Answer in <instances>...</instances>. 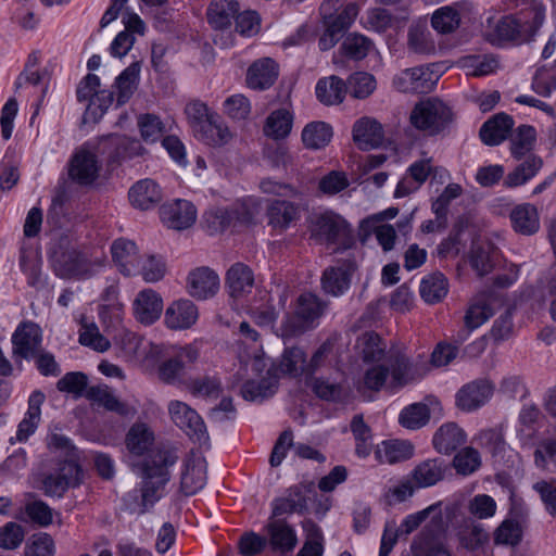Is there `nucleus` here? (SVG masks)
I'll list each match as a JSON object with an SVG mask.
<instances>
[{"label": "nucleus", "mask_w": 556, "mask_h": 556, "mask_svg": "<svg viewBox=\"0 0 556 556\" xmlns=\"http://www.w3.org/2000/svg\"><path fill=\"white\" fill-rule=\"evenodd\" d=\"M139 72V64L132 63L116 78V87L118 89L117 102L119 104H124L136 89Z\"/></svg>", "instance_id": "nucleus-57"}, {"label": "nucleus", "mask_w": 556, "mask_h": 556, "mask_svg": "<svg viewBox=\"0 0 556 556\" xmlns=\"http://www.w3.org/2000/svg\"><path fill=\"white\" fill-rule=\"evenodd\" d=\"M101 266L102 261L97 260L92 262L77 250L62 252L53 262L56 276L64 279H87L93 276L97 268Z\"/></svg>", "instance_id": "nucleus-7"}, {"label": "nucleus", "mask_w": 556, "mask_h": 556, "mask_svg": "<svg viewBox=\"0 0 556 556\" xmlns=\"http://www.w3.org/2000/svg\"><path fill=\"white\" fill-rule=\"evenodd\" d=\"M447 470L448 466L443 459H426L415 467L412 478L418 488H428L443 480Z\"/></svg>", "instance_id": "nucleus-28"}, {"label": "nucleus", "mask_w": 556, "mask_h": 556, "mask_svg": "<svg viewBox=\"0 0 556 556\" xmlns=\"http://www.w3.org/2000/svg\"><path fill=\"white\" fill-rule=\"evenodd\" d=\"M163 223L172 229L184 230L191 227L197 218L194 205L187 200H176L161 208Z\"/></svg>", "instance_id": "nucleus-19"}, {"label": "nucleus", "mask_w": 556, "mask_h": 556, "mask_svg": "<svg viewBox=\"0 0 556 556\" xmlns=\"http://www.w3.org/2000/svg\"><path fill=\"white\" fill-rule=\"evenodd\" d=\"M86 397L108 410L125 413V405L117 400L108 386H92L86 391Z\"/></svg>", "instance_id": "nucleus-50"}, {"label": "nucleus", "mask_w": 556, "mask_h": 556, "mask_svg": "<svg viewBox=\"0 0 556 556\" xmlns=\"http://www.w3.org/2000/svg\"><path fill=\"white\" fill-rule=\"evenodd\" d=\"M328 303L312 292H304L296 299L292 313H287L275 331L283 340L299 338L315 329L325 314Z\"/></svg>", "instance_id": "nucleus-2"}, {"label": "nucleus", "mask_w": 556, "mask_h": 556, "mask_svg": "<svg viewBox=\"0 0 556 556\" xmlns=\"http://www.w3.org/2000/svg\"><path fill=\"white\" fill-rule=\"evenodd\" d=\"M462 65L468 75L480 77L493 73L498 62L493 55H468L462 59Z\"/></svg>", "instance_id": "nucleus-56"}, {"label": "nucleus", "mask_w": 556, "mask_h": 556, "mask_svg": "<svg viewBox=\"0 0 556 556\" xmlns=\"http://www.w3.org/2000/svg\"><path fill=\"white\" fill-rule=\"evenodd\" d=\"M356 267L354 261L346 260L336 266L326 268L320 279L323 290L332 296L342 295L349 290Z\"/></svg>", "instance_id": "nucleus-15"}, {"label": "nucleus", "mask_w": 556, "mask_h": 556, "mask_svg": "<svg viewBox=\"0 0 556 556\" xmlns=\"http://www.w3.org/2000/svg\"><path fill=\"white\" fill-rule=\"evenodd\" d=\"M293 116L287 109H279L269 114L264 126V134L273 139L286 138L292 129Z\"/></svg>", "instance_id": "nucleus-40"}, {"label": "nucleus", "mask_w": 556, "mask_h": 556, "mask_svg": "<svg viewBox=\"0 0 556 556\" xmlns=\"http://www.w3.org/2000/svg\"><path fill=\"white\" fill-rule=\"evenodd\" d=\"M168 413L174 424L186 431L189 437L199 441L207 438L203 419L188 404L180 401H170Z\"/></svg>", "instance_id": "nucleus-13"}, {"label": "nucleus", "mask_w": 556, "mask_h": 556, "mask_svg": "<svg viewBox=\"0 0 556 556\" xmlns=\"http://www.w3.org/2000/svg\"><path fill=\"white\" fill-rule=\"evenodd\" d=\"M138 127L141 138L148 143L156 142L165 132L163 122L154 114L140 115L138 117Z\"/></svg>", "instance_id": "nucleus-60"}, {"label": "nucleus", "mask_w": 556, "mask_h": 556, "mask_svg": "<svg viewBox=\"0 0 556 556\" xmlns=\"http://www.w3.org/2000/svg\"><path fill=\"white\" fill-rule=\"evenodd\" d=\"M144 151L139 140L121 135L104 136L96 147V153L106 154L110 163L142 155Z\"/></svg>", "instance_id": "nucleus-8"}, {"label": "nucleus", "mask_w": 556, "mask_h": 556, "mask_svg": "<svg viewBox=\"0 0 556 556\" xmlns=\"http://www.w3.org/2000/svg\"><path fill=\"white\" fill-rule=\"evenodd\" d=\"M252 214L244 207L211 208L203 214V225L210 235L225 231L231 226L247 225L252 222Z\"/></svg>", "instance_id": "nucleus-12"}, {"label": "nucleus", "mask_w": 556, "mask_h": 556, "mask_svg": "<svg viewBox=\"0 0 556 556\" xmlns=\"http://www.w3.org/2000/svg\"><path fill=\"white\" fill-rule=\"evenodd\" d=\"M536 139V131L534 127L530 125H521L511 135L510 151L515 159L520 160L531 154L534 142Z\"/></svg>", "instance_id": "nucleus-44"}, {"label": "nucleus", "mask_w": 556, "mask_h": 556, "mask_svg": "<svg viewBox=\"0 0 556 556\" xmlns=\"http://www.w3.org/2000/svg\"><path fill=\"white\" fill-rule=\"evenodd\" d=\"M134 315L144 325L153 324L163 311L162 298L152 289L140 291L132 304Z\"/></svg>", "instance_id": "nucleus-23"}, {"label": "nucleus", "mask_w": 556, "mask_h": 556, "mask_svg": "<svg viewBox=\"0 0 556 556\" xmlns=\"http://www.w3.org/2000/svg\"><path fill=\"white\" fill-rule=\"evenodd\" d=\"M466 442V433L455 422L442 425L433 435L434 450L444 455H450Z\"/></svg>", "instance_id": "nucleus-30"}, {"label": "nucleus", "mask_w": 556, "mask_h": 556, "mask_svg": "<svg viewBox=\"0 0 556 556\" xmlns=\"http://www.w3.org/2000/svg\"><path fill=\"white\" fill-rule=\"evenodd\" d=\"M460 22L459 13L452 7L438 9L431 18L432 27L440 34L454 31Z\"/></svg>", "instance_id": "nucleus-59"}, {"label": "nucleus", "mask_w": 556, "mask_h": 556, "mask_svg": "<svg viewBox=\"0 0 556 556\" xmlns=\"http://www.w3.org/2000/svg\"><path fill=\"white\" fill-rule=\"evenodd\" d=\"M309 231L312 238L327 245L339 243L345 250L354 243L349 224L333 212H325L313 216Z\"/></svg>", "instance_id": "nucleus-5"}, {"label": "nucleus", "mask_w": 556, "mask_h": 556, "mask_svg": "<svg viewBox=\"0 0 556 556\" xmlns=\"http://www.w3.org/2000/svg\"><path fill=\"white\" fill-rule=\"evenodd\" d=\"M481 466L480 454L473 447L467 446L460 450L453 458V467L462 476H468Z\"/></svg>", "instance_id": "nucleus-58"}, {"label": "nucleus", "mask_w": 556, "mask_h": 556, "mask_svg": "<svg viewBox=\"0 0 556 556\" xmlns=\"http://www.w3.org/2000/svg\"><path fill=\"white\" fill-rule=\"evenodd\" d=\"M510 220L515 231L521 235H533L540 228L538 210L529 203L520 204L513 208Z\"/></svg>", "instance_id": "nucleus-32"}, {"label": "nucleus", "mask_w": 556, "mask_h": 556, "mask_svg": "<svg viewBox=\"0 0 556 556\" xmlns=\"http://www.w3.org/2000/svg\"><path fill=\"white\" fill-rule=\"evenodd\" d=\"M277 390L276 377L263 378L261 381H247L241 388V394L247 401H263Z\"/></svg>", "instance_id": "nucleus-51"}, {"label": "nucleus", "mask_w": 556, "mask_h": 556, "mask_svg": "<svg viewBox=\"0 0 556 556\" xmlns=\"http://www.w3.org/2000/svg\"><path fill=\"white\" fill-rule=\"evenodd\" d=\"M153 441L154 435L144 424H135L126 435V446L135 455L147 452Z\"/></svg>", "instance_id": "nucleus-48"}, {"label": "nucleus", "mask_w": 556, "mask_h": 556, "mask_svg": "<svg viewBox=\"0 0 556 556\" xmlns=\"http://www.w3.org/2000/svg\"><path fill=\"white\" fill-rule=\"evenodd\" d=\"M459 542L468 551H476L489 541L488 532L475 522L466 525L458 533Z\"/></svg>", "instance_id": "nucleus-61"}, {"label": "nucleus", "mask_w": 556, "mask_h": 556, "mask_svg": "<svg viewBox=\"0 0 556 556\" xmlns=\"http://www.w3.org/2000/svg\"><path fill=\"white\" fill-rule=\"evenodd\" d=\"M111 252L114 262L118 265L123 275H137L140 256L138 255L135 242L126 239L115 240L111 247Z\"/></svg>", "instance_id": "nucleus-25"}, {"label": "nucleus", "mask_w": 556, "mask_h": 556, "mask_svg": "<svg viewBox=\"0 0 556 556\" xmlns=\"http://www.w3.org/2000/svg\"><path fill=\"white\" fill-rule=\"evenodd\" d=\"M429 516H431L430 523L420 535V541L426 539H435L444 532L445 523L441 511V503H434L427 508L408 515L400 526L401 533L409 534L415 531Z\"/></svg>", "instance_id": "nucleus-9"}, {"label": "nucleus", "mask_w": 556, "mask_h": 556, "mask_svg": "<svg viewBox=\"0 0 556 556\" xmlns=\"http://www.w3.org/2000/svg\"><path fill=\"white\" fill-rule=\"evenodd\" d=\"M226 285L230 296L240 299L251 293L254 287V274L248 265L236 263L227 271Z\"/></svg>", "instance_id": "nucleus-29"}, {"label": "nucleus", "mask_w": 556, "mask_h": 556, "mask_svg": "<svg viewBox=\"0 0 556 556\" xmlns=\"http://www.w3.org/2000/svg\"><path fill=\"white\" fill-rule=\"evenodd\" d=\"M357 348L365 363H374L384 357L387 346L376 332L367 331L358 337Z\"/></svg>", "instance_id": "nucleus-43"}, {"label": "nucleus", "mask_w": 556, "mask_h": 556, "mask_svg": "<svg viewBox=\"0 0 556 556\" xmlns=\"http://www.w3.org/2000/svg\"><path fill=\"white\" fill-rule=\"evenodd\" d=\"M525 157V161L506 176L504 180L506 187L513 188L526 184L534 177L542 167V160L539 156L529 154Z\"/></svg>", "instance_id": "nucleus-41"}, {"label": "nucleus", "mask_w": 556, "mask_h": 556, "mask_svg": "<svg viewBox=\"0 0 556 556\" xmlns=\"http://www.w3.org/2000/svg\"><path fill=\"white\" fill-rule=\"evenodd\" d=\"M185 113L194 136L208 146H223L231 139L227 126L220 117L208 110L205 103L192 101L186 105Z\"/></svg>", "instance_id": "nucleus-4"}, {"label": "nucleus", "mask_w": 556, "mask_h": 556, "mask_svg": "<svg viewBox=\"0 0 556 556\" xmlns=\"http://www.w3.org/2000/svg\"><path fill=\"white\" fill-rule=\"evenodd\" d=\"M100 168L97 154L83 148L73 155L68 175L78 185L90 186L98 178Z\"/></svg>", "instance_id": "nucleus-16"}, {"label": "nucleus", "mask_w": 556, "mask_h": 556, "mask_svg": "<svg viewBox=\"0 0 556 556\" xmlns=\"http://www.w3.org/2000/svg\"><path fill=\"white\" fill-rule=\"evenodd\" d=\"M165 271V263L160 257L154 255L140 256L137 275H141L144 281L156 282L164 277Z\"/></svg>", "instance_id": "nucleus-62"}, {"label": "nucleus", "mask_w": 556, "mask_h": 556, "mask_svg": "<svg viewBox=\"0 0 556 556\" xmlns=\"http://www.w3.org/2000/svg\"><path fill=\"white\" fill-rule=\"evenodd\" d=\"M268 532L273 548L281 553L292 551L298 543L294 530L283 520L269 522Z\"/></svg>", "instance_id": "nucleus-37"}, {"label": "nucleus", "mask_w": 556, "mask_h": 556, "mask_svg": "<svg viewBox=\"0 0 556 556\" xmlns=\"http://www.w3.org/2000/svg\"><path fill=\"white\" fill-rule=\"evenodd\" d=\"M409 119L414 127L433 136L452 123L453 113L443 101L430 98L415 105Z\"/></svg>", "instance_id": "nucleus-6"}, {"label": "nucleus", "mask_w": 556, "mask_h": 556, "mask_svg": "<svg viewBox=\"0 0 556 556\" xmlns=\"http://www.w3.org/2000/svg\"><path fill=\"white\" fill-rule=\"evenodd\" d=\"M219 289V277L210 267L192 269L187 277V291L195 300H207Z\"/></svg>", "instance_id": "nucleus-18"}, {"label": "nucleus", "mask_w": 556, "mask_h": 556, "mask_svg": "<svg viewBox=\"0 0 556 556\" xmlns=\"http://www.w3.org/2000/svg\"><path fill=\"white\" fill-rule=\"evenodd\" d=\"M128 197L132 206L149 210L161 202L162 191L154 180L146 178L137 181L129 189Z\"/></svg>", "instance_id": "nucleus-26"}, {"label": "nucleus", "mask_w": 556, "mask_h": 556, "mask_svg": "<svg viewBox=\"0 0 556 556\" xmlns=\"http://www.w3.org/2000/svg\"><path fill=\"white\" fill-rule=\"evenodd\" d=\"M346 92L345 81L336 75L321 78L316 85V97L325 105L342 103Z\"/></svg>", "instance_id": "nucleus-31"}, {"label": "nucleus", "mask_w": 556, "mask_h": 556, "mask_svg": "<svg viewBox=\"0 0 556 556\" xmlns=\"http://www.w3.org/2000/svg\"><path fill=\"white\" fill-rule=\"evenodd\" d=\"M238 11L239 3L236 0H214L207 10L208 22L216 29H226Z\"/></svg>", "instance_id": "nucleus-35"}, {"label": "nucleus", "mask_w": 556, "mask_h": 556, "mask_svg": "<svg viewBox=\"0 0 556 556\" xmlns=\"http://www.w3.org/2000/svg\"><path fill=\"white\" fill-rule=\"evenodd\" d=\"M358 14V7L356 3H349L340 13L333 15L332 11L328 14H321L324 24L327 29H333V33L343 36L345 30L352 25L353 21Z\"/></svg>", "instance_id": "nucleus-47"}, {"label": "nucleus", "mask_w": 556, "mask_h": 556, "mask_svg": "<svg viewBox=\"0 0 556 556\" xmlns=\"http://www.w3.org/2000/svg\"><path fill=\"white\" fill-rule=\"evenodd\" d=\"M493 394V386L484 379L471 381L456 393V406L463 412H472L483 406Z\"/></svg>", "instance_id": "nucleus-17"}, {"label": "nucleus", "mask_w": 556, "mask_h": 556, "mask_svg": "<svg viewBox=\"0 0 556 556\" xmlns=\"http://www.w3.org/2000/svg\"><path fill=\"white\" fill-rule=\"evenodd\" d=\"M511 8L525 7L522 16L515 18L505 16L494 27L485 31V38L495 46L507 41L522 43L530 41L545 18V9L542 3L535 0H508Z\"/></svg>", "instance_id": "nucleus-1"}, {"label": "nucleus", "mask_w": 556, "mask_h": 556, "mask_svg": "<svg viewBox=\"0 0 556 556\" xmlns=\"http://www.w3.org/2000/svg\"><path fill=\"white\" fill-rule=\"evenodd\" d=\"M386 363L390 368V388H402L415 380V376L412 371V364L405 355L400 353H390L386 358Z\"/></svg>", "instance_id": "nucleus-34"}, {"label": "nucleus", "mask_w": 556, "mask_h": 556, "mask_svg": "<svg viewBox=\"0 0 556 556\" xmlns=\"http://www.w3.org/2000/svg\"><path fill=\"white\" fill-rule=\"evenodd\" d=\"M114 344L119 349L123 357L132 361L139 356V351L143 345L142 339L136 333L121 328L114 336Z\"/></svg>", "instance_id": "nucleus-54"}, {"label": "nucleus", "mask_w": 556, "mask_h": 556, "mask_svg": "<svg viewBox=\"0 0 556 556\" xmlns=\"http://www.w3.org/2000/svg\"><path fill=\"white\" fill-rule=\"evenodd\" d=\"M206 483V464L203 459H192L186 463L181 473L180 486L186 495H192Z\"/></svg>", "instance_id": "nucleus-33"}, {"label": "nucleus", "mask_w": 556, "mask_h": 556, "mask_svg": "<svg viewBox=\"0 0 556 556\" xmlns=\"http://www.w3.org/2000/svg\"><path fill=\"white\" fill-rule=\"evenodd\" d=\"M41 329L33 321L21 323L12 334L13 354L23 358L35 357L40 352Z\"/></svg>", "instance_id": "nucleus-14"}, {"label": "nucleus", "mask_w": 556, "mask_h": 556, "mask_svg": "<svg viewBox=\"0 0 556 556\" xmlns=\"http://www.w3.org/2000/svg\"><path fill=\"white\" fill-rule=\"evenodd\" d=\"M532 89L543 97H548L556 89V62L549 68H538L532 80Z\"/></svg>", "instance_id": "nucleus-64"}, {"label": "nucleus", "mask_w": 556, "mask_h": 556, "mask_svg": "<svg viewBox=\"0 0 556 556\" xmlns=\"http://www.w3.org/2000/svg\"><path fill=\"white\" fill-rule=\"evenodd\" d=\"M407 47L416 54H432L435 42L426 23H416L408 29Z\"/></svg>", "instance_id": "nucleus-38"}, {"label": "nucleus", "mask_w": 556, "mask_h": 556, "mask_svg": "<svg viewBox=\"0 0 556 556\" xmlns=\"http://www.w3.org/2000/svg\"><path fill=\"white\" fill-rule=\"evenodd\" d=\"M435 81L437 78L429 67L416 66L394 75L392 86L404 93H428L433 89Z\"/></svg>", "instance_id": "nucleus-10"}, {"label": "nucleus", "mask_w": 556, "mask_h": 556, "mask_svg": "<svg viewBox=\"0 0 556 556\" xmlns=\"http://www.w3.org/2000/svg\"><path fill=\"white\" fill-rule=\"evenodd\" d=\"M447 291V279L439 271L428 275L420 282V295L429 304L442 301L446 296Z\"/></svg>", "instance_id": "nucleus-39"}, {"label": "nucleus", "mask_w": 556, "mask_h": 556, "mask_svg": "<svg viewBox=\"0 0 556 556\" xmlns=\"http://www.w3.org/2000/svg\"><path fill=\"white\" fill-rule=\"evenodd\" d=\"M278 74V64L270 58H263L248 68L247 84L254 90H265L275 84Z\"/></svg>", "instance_id": "nucleus-22"}, {"label": "nucleus", "mask_w": 556, "mask_h": 556, "mask_svg": "<svg viewBox=\"0 0 556 556\" xmlns=\"http://www.w3.org/2000/svg\"><path fill=\"white\" fill-rule=\"evenodd\" d=\"M414 446L408 441H383L376 450V456L380 463L395 464L413 456Z\"/></svg>", "instance_id": "nucleus-36"}, {"label": "nucleus", "mask_w": 556, "mask_h": 556, "mask_svg": "<svg viewBox=\"0 0 556 556\" xmlns=\"http://www.w3.org/2000/svg\"><path fill=\"white\" fill-rule=\"evenodd\" d=\"M513 126L511 116L506 113H497L482 125L479 135L483 143L497 146L507 138Z\"/></svg>", "instance_id": "nucleus-27"}, {"label": "nucleus", "mask_w": 556, "mask_h": 556, "mask_svg": "<svg viewBox=\"0 0 556 556\" xmlns=\"http://www.w3.org/2000/svg\"><path fill=\"white\" fill-rule=\"evenodd\" d=\"M371 47L372 42L367 37L359 34H350L344 38L340 50L350 59L359 61L368 55Z\"/></svg>", "instance_id": "nucleus-55"}, {"label": "nucleus", "mask_w": 556, "mask_h": 556, "mask_svg": "<svg viewBox=\"0 0 556 556\" xmlns=\"http://www.w3.org/2000/svg\"><path fill=\"white\" fill-rule=\"evenodd\" d=\"M429 419V407L422 403H414L405 407L399 416V422L404 428L413 430L424 427Z\"/></svg>", "instance_id": "nucleus-53"}, {"label": "nucleus", "mask_w": 556, "mask_h": 556, "mask_svg": "<svg viewBox=\"0 0 556 556\" xmlns=\"http://www.w3.org/2000/svg\"><path fill=\"white\" fill-rule=\"evenodd\" d=\"M332 137L331 127L324 122L307 124L302 131V141L308 149H321L327 146Z\"/></svg>", "instance_id": "nucleus-45"}, {"label": "nucleus", "mask_w": 556, "mask_h": 556, "mask_svg": "<svg viewBox=\"0 0 556 556\" xmlns=\"http://www.w3.org/2000/svg\"><path fill=\"white\" fill-rule=\"evenodd\" d=\"M178 456L169 450L154 452L142 464L141 509L144 514L161 497L160 491L169 480L168 467L173 466Z\"/></svg>", "instance_id": "nucleus-3"}, {"label": "nucleus", "mask_w": 556, "mask_h": 556, "mask_svg": "<svg viewBox=\"0 0 556 556\" xmlns=\"http://www.w3.org/2000/svg\"><path fill=\"white\" fill-rule=\"evenodd\" d=\"M492 250L493 248L489 242L473 241L471 244L469 262L481 277L491 273L494 267Z\"/></svg>", "instance_id": "nucleus-46"}, {"label": "nucleus", "mask_w": 556, "mask_h": 556, "mask_svg": "<svg viewBox=\"0 0 556 556\" xmlns=\"http://www.w3.org/2000/svg\"><path fill=\"white\" fill-rule=\"evenodd\" d=\"M353 140L361 150L379 148L384 142L382 125L371 117H362L353 126Z\"/></svg>", "instance_id": "nucleus-21"}, {"label": "nucleus", "mask_w": 556, "mask_h": 556, "mask_svg": "<svg viewBox=\"0 0 556 556\" xmlns=\"http://www.w3.org/2000/svg\"><path fill=\"white\" fill-rule=\"evenodd\" d=\"M199 318L198 306L188 299L174 301L165 311V325L173 330L191 328Z\"/></svg>", "instance_id": "nucleus-20"}, {"label": "nucleus", "mask_w": 556, "mask_h": 556, "mask_svg": "<svg viewBox=\"0 0 556 556\" xmlns=\"http://www.w3.org/2000/svg\"><path fill=\"white\" fill-rule=\"evenodd\" d=\"M199 353L192 346H185L167 358H164L157 366V378L166 384L180 383L185 377L186 369L193 364Z\"/></svg>", "instance_id": "nucleus-11"}, {"label": "nucleus", "mask_w": 556, "mask_h": 556, "mask_svg": "<svg viewBox=\"0 0 556 556\" xmlns=\"http://www.w3.org/2000/svg\"><path fill=\"white\" fill-rule=\"evenodd\" d=\"M305 366L306 355L304 351L298 346H292L285 350L279 366L275 371L296 377L304 371Z\"/></svg>", "instance_id": "nucleus-49"}, {"label": "nucleus", "mask_w": 556, "mask_h": 556, "mask_svg": "<svg viewBox=\"0 0 556 556\" xmlns=\"http://www.w3.org/2000/svg\"><path fill=\"white\" fill-rule=\"evenodd\" d=\"M348 92L355 99H366L376 90V78L366 72H356L345 81Z\"/></svg>", "instance_id": "nucleus-52"}, {"label": "nucleus", "mask_w": 556, "mask_h": 556, "mask_svg": "<svg viewBox=\"0 0 556 556\" xmlns=\"http://www.w3.org/2000/svg\"><path fill=\"white\" fill-rule=\"evenodd\" d=\"M269 224L276 228L285 229L299 218V208L285 200H275L268 206Z\"/></svg>", "instance_id": "nucleus-42"}, {"label": "nucleus", "mask_w": 556, "mask_h": 556, "mask_svg": "<svg viewBox=\"0 0 556 556\" xmlns=\"http://www.w3.org/2000/svg\"><path fill=\"white\" fill-rule=\"evenodd\" d=\"M495 296L493 292H481L470 302L464 316V324L468 329H477L494 315Z\"/></svg>", "instance_id": "nucleus-24"}, {"label": "nucleus", "mask_w": 556, "mask_h": 556, "mask_svg": "<svg viewBox=\"0 0 556 556\" xmlns=\"http://www.w3.org/2000/svg\"><path fill=\"white\" fill-rule=\"evenodd\" d=\"M79 343L98 352H105L111 346L110 341L100 333L98 326L93 323L81 326Z\"/></svg>", "instance_id": "nucleus-63"}]
</instances>
